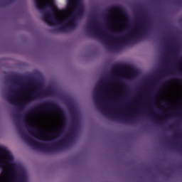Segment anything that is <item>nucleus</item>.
I'll return each mask as SVG.
<instances>
[{
  "label": "nucleus",
  "mask_w": 182,
  "mask_h": 182,
  "mask_svg": "<svg viewBox=\"0 0 182 182\" xmlns=\"http://www.w3.org/2000/svg\"><path fill=\"white\" fill-rule=\"evenodd\" d=\"M53 16L50 12L45 13L42 19L48 25H60L58 29L60 32H68L70 29L76 28V14L74 11H71L70 15L60 21L56 15H55V9L52 7Z\"/></svg>",
  "instance_id": "nucleus-1"
},
{
  "label": "nucleus",
  "mask_w": 182,
  "mask_h": 182,
  "mask_svg": "<svg viewBox=\"0 0 182 182\" xmlns=\"http://www.w3.org/2000/svg\"><path fill=\"white\" fill-rule=\"evenodd\" d=\"M33 112H43L44 113H50L52 112H56L63 116V124L61 127L55 132L50 134L51 137L56 139L60 137V135L65 132V127H66V117H65V112L61 109L59 105L49 101H46L38 106L36 108L33 109L32 111H29L28 114H32Z\"/></svg>",
  "instance_id": "nucleus-2"
},
{
  "label": "nucleus",
  "mask_w": 182,
  "mask_h": 182,
  "mask_svg": "<svg viewBox=\"0 0 182 182\" xmlns=\"http://www.w3.org/2000/svg\"><path fill=\"white\" fill-rule=\"evenodd\" d=\"M18 129L20 132L21 137H23V139L26 140V141L28 142V144H31V146L34 147V149H39L40 150H43V151L48 152L58 151V150H60V149H62V147H63V146H65L68 143V140L70 139L72 136V133L70 132L62 141L55 142V144L51 145H48L36 142V141L33 140L32 138L29 137V136L25 134L21 127H18Z\"/></svg>",
  "instance_id": "nucleus-3"
},
{
  "label": "nucleus",
  "mask_w": 182,
  "mask_h": 182,
  "mask_svg": "<svg viewBox=\"0 0 182 182\" xmlns=\"http://www.w3.org/2000/svg\"><path fill=\"white\" fill-rule=\"evenodd\" d=\"M147 28H149V18L142 15L136 23L135 27L127 36L120 37L118 41L122 43H127L129 41L133 42L136 39L144 38L147 32Z\"/></svg>",
  "instance_id": "nucleus-4"
},
{
  "label": "nucleus",
  "mask_w": 182,
  "mask_h": 182,
  "mask_svg": "<svg viewBox=\"0 0 182 182\" xmlns=\"http://www.w3.org/2000/svg\"><path fill=\"white\" fill-rule=\"evenodd\" d=\"M0 154H3L6 157V161L11 164V167L14 168L13 174L14 177L12 178L11 182H26V178L23 173H18V172L15 170L16 168V165L14 164V156L4 146H0Z\"/></svg>",
  "instance_id": "nucleus-5"
},
{
  "label": "nucleus",
  "mask_w": 182,
  "mask_h": 182,
  "mask_svg": "<svg viewBox=\"0 0 182 182\" xmlns=\"http://www.w3.org/2000/svg\"><path fill=\"white\" fill-rule=\"evenodd\" d=\"M19 92H26L28 93L30 99H36L37 97H39V96L43 95V93L39 92L38 89L33 87V85H32L22 86Z\"/></svg>",
  "instance_id": "nucleus-6"
},
{
  "label": "nucleus",
  "mask_w": 182,
  "mask_h": 182,
  "mask_svg": "<svg viewBox=\"0 0 182 182\" xmlns=\"http://www.w3.org/2000/svg\"><path fill=\"white\" fill-rule=\"evenodd\" d=\"M24 122L26 123V127H27V129H28L31 132H33L34 136H36L37 139H40V140H45V137L41 135V134L39 133L41 130L36 126L29 124V118L26 117L24 119Z\"/></svg>",
  "instance_id": "nucleus-7"
},
{
  "label": "nucleus",
  "mask_w": 182,
  "mask_h": 182,
  "mask_svg": "<svg viewBox=\"0 0 182 182\" xmlns=\"http://www.w3.org/2000/svg\"><path fill=\"white\" fill-rule=\"evenodd\" d=\"M68 6L70 8L74 7V9L77 11V16H83V14H85V8L80 6V4L79 3V1H77L75 5L72 1H69L68 4Z\"/></svg>",
  "instance_id": "nucleus-8"
},
{
  "label": "nucleus",
  "mask_w": 182,
  "mask_h": 182,
  "mask_svg": "<svg viewBox=\"0 0 182 182\" xmlns=\"http://www.w3.org/2000/svg\"><path fill=\"white\" fill-rule=\"evenodd\" d=\"M113 11H118L119 12H121L122 14H123V8H122L119 6H114L108 9V10L107 11L106 16L109 20L112 19V16H113V15H114Z\"/></svg>",
  "instance_id": "nucleus-9"
},
{
  "label": "nucleus",
  "mask_w": 182,
  "mask_h": 182,
  "mask_svg": "<svg viewBox=\"0 0 182 182\" xmlns=\"http://www.w3.org/2000/svg\"><path fill=\"white\" fill-rule=\"evenodd\" d=\"M34 1L36 4V7L37 8V9H38V11H45V8H46V6H49V4L48 5L43 4L42 0H34Z\"/></svg>",
  "instance_id": "nucleus-10"
},
{
  "label": "nucleus",
  "mask_w": 182,
  "mask_h": 182,
  "mask_svg": "<svg viewBox=\"0 0 182 182\" xmlns=\"http://www.w3.org/2000/svg\"><path fill=\"white\" fill-rule=\"evenodd\" d=\"M70 113L73 119V124H76L77 123V114L76 113L75 107H73L70 109Z\"/></svg>",
  "instance_id": "nucleus-11"
},
{
  "label": "nucleus",
  "mask_w": 182,
  "mask_h": 182,
  "mask_svg": "<svg viewBox=\"0 0 182 182\" xmlns=\"http://www.w3.org/2000/svg\"><path fill=\"white\" fill-rule=\"evenodd\" d=\"M90 28L93 33H97V31H99V27L97 26V23H96V18L95 17L90 24Z\"/></svg>",
  "instance_id": "nucleus-12"
},
{
  "label": "nucleus",
  "mask_w": 182,
  "mask_h": 182,
  "mask_svg": "<svg viewBox=\"0 0 182 182\" xmlns=\"http://www.w3.org/2000/svg\"><path fill=\"white\" fill-rule=\"evenodd\" d=\"M95 99L98 105L102 106V105L100 104V97H102V96H103L102 94H100V92H99V90H97V92H95Z\"/></svg>",
  "instance_id": "nucleus-13"
},
{
  "label": "nucleus",
  "mask_w": 182,
  "mask_h": 182,
  "mask_svg": "<svg viewBox=\"0 0 182 182\" xmlns=\"http://www.w3.org/2000/svg\"><path fill=\"white\" fill-rule=\"evenodd\" d=\"M11 80H13V82H21L22 77H13L11 78Z\"/></svg>",
  "instance_id": "nucleus-14"
},
{
  "label": "nucleus",
  "mask_w": 182,
  "mask_h": 182,
  "mask_svg": "<svg viewBox=\"0 0 182 182\" xmlns=\"http://www.w3.org/2000/svg\"><path fill=\"white\" fill-rule=\"evenodd\" d=\"M122 66L121 65H115L113 67L114 70H120L122 69Z\"/></svg>",
  "instance_id": "nucleus-15"
},
{
  "label": "nucleus",
  "mask_w": 182,
  "mask_h": 182,
  "mask_svg": "<svg viewBox=\"0 0 182 182\" xmlns=\"http://www.w3.org/2000/svg\"><path fill=\"white\" fill-rule=\"evenodd\" d=\"M9 102H11V103H15V97L14 96H9L8 97Z\"/></svg>",
  "instance_id": "nucleus-16"
},
{
  "label": "nucleus",
  "mask_w": 182,
  "mask_h": 182,
  "mask_svg": "<svg viewBox=\"0 0 182 182\" xmlns=\"http://www.w3.org/2000/svg\"><path fill=\"white\" fill-rule=\"evenodd\" d=\"M161 105H162V106H164L165 107H170V104H168V103H167V102H161Z\"/></svg>",
  "instance_id": "nucleus-17"
},
{
  "label": "nucleus",
  "mask_w": 182,
  "mask_h": 182,
  "mask_svg": "<svg viewBox=\"0 0 182 182\" xmlns=\"http://www.w3.org/2000/svg\"><path fill=\"white\" fill-rule=\"evenodd\" d=\"M125 18L127 19L126 21H125V23H129V16H126Z\"/></svg>",
  "instance_id": "nucleus-18"
},
{
  "label": "nucleus",
  "mask_w": 182,
  "mask_h": 182,
  "mask_svg": "<svg viewBox=\"0 0 182 182\" xmlns=\"http://www.w3.org/2000/svg\"><path fill=\"white\" fill-rule=\"evenodd\" d=\"M155 123H161V122L158 118H155Z\"/></svg>",
  "instance_id": "nucleus-19"
},
{
  "label": "nucleus",
  "mask_w": 182,
  "mask_h": 182,
  "mask_svg": "<svg viewBox=\"0 0 182 182\" xmlns=\"http://www.w3.org/2000/svg\"><path fill=\"white\" fill-rule=\"evenodd\" d=\"M11 2H14V0H8L5 4L7 5V4H11Z\"/></svg>",
  "instance_id": "nucleus-20"
},
{
  "label": "nucleus",
  "mask_w": 182,
  "mask_h": 182,
  "mask_svg": "<svg viewBox=\"0 0 182 182\" xmlns=\"http://www.w3.org/2000/svg\"><path fill=\"white\" fill-rule=\"evenodd\" d=\"M169 129H170L171 130L174 129V125H171V126L169 127Z\"/></svg>",
  "instance_id": "nucleus-21"
},
{
  "label": "nucleus",
  "mask_w": 182,
  "mask_h": 182,
  "mask_svg": "<svg viewBox=\"0 0 182 182\" xmlns=\"http://www.w3.org/2000/svg\"><path fill=\"white\" fill-rule=\"evenodd\" d=\"M178 5H182V0L177 2Z\"/></svg>",
  "instance_id": "nucleus-22"
},
{
  "label": "nucleus",
  "mask_w": 182,
  "mask_h": 182,
  "mask_svg": "<svg viewBox=\"0 0 182 182\" xmlns=\"http://www.w3.org/2000/svg\"><path fill=\"white\" fill-rule=\"evenodd\" d=\"M12 95H13L14 96H16V95H17V92H12Z\"/></svg>",
  "instance_id": "nucleus-23"
},
{
  "label": "nucleus",
  "mask_w": 182,
  "mask_h": 182,
  "mask_svg": "<svg viewBox=\"0 0 182 182\" xmlns=\"http://www.w3.org/2000/svg\"><path fill=\"white\" fill-rule=\"evenodd\" d=\"M178 62L182 64V59H179V60H178Z\"/></svg>",
  "instance_id": "nucleus-24"
},
{
  "label": "nucleus",
  "mask_w": 182,
  "mask_h": 182,
  "mask_svg": "<svg viewBox=\"0 0 182 182\" xmlns=\"http://www.w3.org/2000/svg\"><path fill=\"white\" fill-rule=\"evenodd\" d=\"M109 23H113V21H109Z\"/></svg>",
  "instance_id": "nucleus-25"
},
{
  "label": "nucleus",
  "mask_w": 182,
  "mask_h": 182,
  "mask_svg": "<svg viewBox=\"0 0 182 182\" xmlns=\"http://www.w3.org/2000/svg\"><path fill=\"white\" fill-rule=\"evenodd\" d=\"M47 93H50V92H49V91H47Z\"/></svg>",
  "instance_id": "nucleus-26"
},
{
  "label": "nucleus",
  "mask_w": 182,
  "mask_h": 182,
  "mask_svg": "<svg viewBox=\"0 0 182 182\" xmlns=\"http://www.w3.org/2000/svg\"><path fill=\"white\" fill-rule=\"evenodd\" d=\"M152 117H154H154H154V115H152Z\"/></svg>",
  "instance_id": "nucleus-27"
},
{
  "label": "nucleus",
  "mask_w": 182,
  "mask_h": 182,
  "mask_svg": "<svg viewBox=\"0 0 182 182\" xmlns=\"http://www.w3.org/2000/svg\"><path fill=\"white\" fill-rule=\"evenodd\" d=\"M178 114H181V112H178Z\"/></svg>",
  "instance_id": "nucleus-28"
},
{
  "label": "nucleus",
  "mask_w": 182,
  "mask_h": 182,
  "mask_svg": "<svg viewBox=\"0 0 182 182\" xmlns=\"http://www.w3.org/2000/svg\"><path fill=\"white\" fill-rule=\"evenodd\" d=\"M166 42H168V41L166 40Z\"/></svg>",
  "instance_id": "nucleus-29"
}]
</instances>
